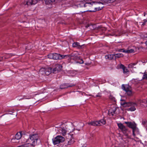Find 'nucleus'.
<instances>
[{"label": "nucleus", "mask_w": 147, "mask_h": 147, "mask_svg": "<svg viewBox=\"0 0 147 147\" xmlns=\"http://www.w3.org/2000/svg\"><path fill=\"white\" fill-rule=\"evenodd\" d=\"M123 72L124 74L126 73L127 72H129V71L128 70L127 68H126V67H125L124 69H123Z\"/></svg>", "instance_id": "obj_28"}, {"label": "nucleus", "mask_w": 147, "mask_h": 147, "mask_svg": "<svg viewBox=\"0 0 147 147\" xmlns=\"http://www.w3.org/2000/svg\"><path fill=\"white\" fill-rule=\"evenodd\" d=\"M98 122L99 123L100 126L102 125L101 124L104 125L106 123L105 120L103 119H102L100 121H98Z\"/></svg>", "instance_id": "obj_25"}, {"label": "nucleus", "mask_w": 147, "mask_h": 147, "mask_svg": "<svg viewBox=\"0 0 147 147\" xmlns=\"http://www.w3.org/2000/svg\"><path fill=\"white\" fill-rule=\"evenodd\" d=\"M48 58L53 59V54H50L48 55Z\"/></svg>", "instance_id": "obj_29"}, {"label": "nucleus", "mask_w": 147, "mask_h": 147, "mask_svg": "<svg viewBox=\"0 0 147 147\" xmlns=\"http://www.w3.org/2000/svg\"><path fill=\"white\" fill-rule=\"evenodd\" d=\"M146 102L147 103V101H146Z\"/></svg>", "instance_id": "obj_44"}, {"label": "nucleus", "mask_w": 147, "mask_h": 147, "mask_svg": "<svg viewBox=\"0 0 147 147\" xmlns=\"http://www.w3.org/2000/svg\"><path fill=\"white\" fill-rule=\"evenodd\" d=\"M26 142L27 144L22 145V147H29L31 146L34 147L40 144V141L37 134H31L29 138L26 139Z\"/></svg>", "instance_id": "obj_1"}, {"label": "nucleus", "mask_w": 147, "mask_h": 147, "mask_svg": "<svg viewBox=\"0 0 147 147\" xmlns=\"http://www.w3.org/2000/svg\"><path fill=\"white\" fill-rule=\"evenodd\" d=\"M122 52L127 53H133L134 52V50L133 49H131L129 50H124Z\"/></svg>", "instance_id": "obj_21"}, {"label": "nucleus", "mask_w": 147, "mask_h": 147, "mask_svg": "<svg viewBox=\"0 0 147 147\" xmlns=\"http://www.w3.org/2000/svg\"><path fill=\"white\" fill-rule=\"evenodd\" d=\"M65 55H61L57 53L53 54V59L55 60L61 59L65 58Z\"/></svg>", "instance_id": "obj_11"}, {"label": "nucleus", "mask_w": 147, "mask_h": 147, "mask_svg": "<svg viewBox=\"0 0 147 147\" xmlns=\"http://www.w3.org/2000/svg\"><path fill=\"white\" fill-rule=\"evenodd\" d=\"M12 56V55L11 54H8L5 55L3 57H4V59H6Z\"/></svg>", "instance_id": "obj_26"}, {"label": "nucleus", "mask_w": 147, "mask_h": 147, "mask_svg": "<svg viewBox=\"0 0 147 147\" xmlns=\"http://www.w3.org/2000/svg\"><path fill=\"white\" fill-rule=\"evenodd\" d=\"M144 16H145V14H145V12H144Z\"/></svg>", "instance_id": "obj_39"}, {"label": "nucleus", "mask_w": 147, "mask_h": 147, "mask_svg": "<svg viewBox=\"0 0 147 147\" xmlns=\"http://www.w3.org/2000/svg\"><path fill=\"white\" fill-rule=\"evenodd\" d=\"M114 54H108L105 56V58L106 59L109 60H111L114 59Z\"/></svg>", "instance_id": "obj_16"}, {"label": "nucleus", "mask_w": 147, "mask_h": 147, "mask_svg": "<svg viewBox=\"0 0 147 147\" xmlns=\"http://www.w3.org/2000/svg\"><path fill=\"white\" fill-rule=\"evenodd\" d=\"M61 133L63 136L65 135L67 131L64 128H61Z\"/></svg>", "instance_id": "obj_24"}, {"label": "nucleus", "mask_w": 147, "mask_h": 147, "mask_svg": "<svg viewBox=\"0 0 147 147\" xmlns=\"http://www.w3.org/2000/svg\"><path fill=\"white\" fill-rule=\"evenodd\" d=\"M62 68V66L61 65L58 64L56 65L55 67L52 70L53 73H58L61 70Z\"/></svg>", "instance_id": "obj_9"}, {"label": "nucleus", "mask_w": 147, "mask_h": 147, "mask_svg": "<svg viewBox=\"0 0 147 147\" xmlns=\"http://www.w3.org/2000/svg\"><path fill=\"white\" fill-rule=\"evenodd\" d=\"M93 3H94V2L90 3H85V8L86 10V11L90 12H94L97 10H99V9L95 7V5L94 4L93 5Z\"/></svg>", "instance_id": "obj_2"}, {"label": "nucleus", "mask_w": 147, "mask_h": 147, "mask_svg": "<svg viewBox=\"0 0 147 147\" xmlns=\"http://www.w3.org/2000/svg\"><path fill=\"white\" fill-rule=\"evenodd\" d=\"M142 79H147V74H144L143 75Z\"/></svg>", "instance_id": "obj_31"}, {"label": "nucleus", "mask_w": 147, "mask_h": 147, "mask_svg": "<svg viewBox=\"0 0 147 147\" xmlns=\"http://www.w3.org/2000/svg\"><path fill=\"white\" fill-rule=\"evenodd\" d=\"M122 89L126 92V94L129 96L133 95V93L131 90V87L128 84H123L121 86Z\"/></svg>", "instance_id": "obj_4"}, {"label": "nucleus", "mask_w": 147, "mask_h": 147, "mask_svg": "<svg viewBox=\"0 0 147 147\" xmlns=\"http://www.w3.org/2000/svg\"><path fill=\"white\" fill-rule=\"evenodd\" d=\"M87 124L89 125H90L94 126H100V125L98 121H94L91 122H88Z\"/></svg>", "instance_id": "obj_15"}, {"label": "nucleus", "mask_w": 147, "mask_h": 147, "mask_svg": "<svg viewBox=\"0 0 147 147\" xmlns=\"http://www.w3.org/2000/svg\"><path fill=\"white\" fill-rule=\"evenodd\" d=\"M83 45H80L79 43L78 42H74L72 45L73 47H77L79 49H82Z\"/></svg>", "instance_id": "obj_17"}, {"label": "nucleus", "mask_w": 147, "mask_h": 147, "mask_svg": "<svg viewBox=\"0 0 147 147\" xmlns=\"http://www.w3.org/2000/svg\"><path fill=\"white\" fill-rule=\"evenodd\" d=\"M117 108L114 106L111 107L109 111V114H111L112 116H113L114 114H117L116 111Z\"/></svg>", "instance_id": "obj_12"}, {"label": "nucleus", "mask_w": 147, "mask_h": 147, "mask_svg": "<svg viewBox=\"0 0 147 147\" xmlns=\"http://www.w3.org/2000/svg\"><path fill=\"white\" fill-rule=\"evenodd\" d=\"M114 59H116L117 58H119L122 57L123 56V54L122 53H118L114 54Z\"/></svg>", "instance_id": "obj_20"}, {"label": "nucleus", "mask_w": 147, "mask_h": 147, "mask_svg": "<svg viewBox=\"0 0 147 147\" xmlns=\"http://www.w3.org/2000/svg\"><path fill=\"white\" fill-rule=\"evenodd\" d=\"M81 60V61L79 63H84V61L82 59H80Z\"/></svg>", "instance_id": "obj_37"}, {"label": "nucleus", "mask_w": 147, "mask_h": 147, "mask_svg": "<svg viewBox=\"0 0 147 147\" xmlns=\"http://www.w3.org/2000/svg\"><path fill=\"white\" fill-rule=\"evenodd\" d=\"M117 125L125 136L126 137L128 136L129 131L121 123H118Z\"/></svg>", "instance_id": "obj_6"}, {"label": "nucleus", "mask_w": 147, "mask_h": 147, "mask_svg": "<svg viewBox=\"0 0 147 147\" xmlns=\"http://www.w3.org/2000/svg\"><path fill=\"white\" fill-rule=\"evenodd\" d=\"M52 68L51 67L42 68L40 69L39 73L41 75L45 74L47 76L51 73L52 71Z\"/></svg>", "instance_id": "obj_5"}, {"label": "nucleus", "mask_w": 147, "mask_h": 147, "mask_svg": "<svg viewBox=\"0 0 147 147\" xmlns=\"http://www.w3.org/2000/svg\"><path fill=\"white\" fill-rule=\"evenodd\" d=\"M40 0H29L28 1H26L25 4L28 5H34L38 1H39Z\"/></svg>", "instance_id": "obj_14"}, {"label": "nucleus", "mask_w": 147, "mask_h": 147, "mask_svg": "<svg viewBox=\"0 0 147 147\" xmlns=\"http://www.w3.org/2000/svg\"><path fill=\"white\" fill-rule=\"evenodd\" d=\"M142 37L143 38L145 39L147 38V33L145 34L144 35H142Z\"/></svg>", "instance_id": "obj_30"}, {"label": "nucleus", "mask_w": 147, "mask_h": 147, "mask_svg": "<svg viewBox=\"0 0 147 147\" xmlns=\"http://www.w3.org/2000/svg\"><path fill=\"white\" fill-rule=\"evenodd\" d=\"M121 105L124 107H131L130 108L127 109V110L130 111H134L136 110V108L135 107L136 106H137V104L136 103H134L132 102H121Z\"/></svg>", "instance_id": "obj_3"}, {"label": "nucleus", "mask_w": 147, "mask_h": 147, "mask_svg": "<svg viewBox=\"0 0 147 147\" xmlns=\"http://www.w3.org/2000/svg\"><path fill=\"white\" fill-rule=\"evenodd\" d=\"M120 68L121 69H124V68L125 67L124 65L121 64L119 65Z\"/></svg>", "instance_id": "obj_32"}, {"label": "nucleus", "mask_w": 147, "mask_h": 147, "mask_svg": "<svg viewBox=\"0 0 147 147\" xmlns=\"http://www.w3.org/2000/svg\"><path fill=\"white\" fill-rule=\"evenodd\" d=\"M74 142L75 141L74 139H70L68 141L67 145H70L73 144Z\"/></svg>", "instance_id": "obj_23"}, {"label": "nucleus", "mask_w": 147, "mask_h": 147, "mask_svg": "<svg viewBox=\"0 0 147 147\" xmlns=\"http://www.w3.org/2000/svg\"><path fill=\"white\" fill-rule=\"evenodd\" d=\"M22 146H21V147H22Z\"/></svg>", "instance_id": "obj_43"}, {"label": "nucleus", "mask_w": 147, "mask_h": 147, "mask_svg": "<svg viewBox=\"0 0 147 147\" xmlns=\"http://www.w3.org/2000/svg\"><path fill=\"white\" fill-rule=\"evenodd\" d=\"M52 140L54 144L56 145L64 142L65 140V138L62 136H58L53 138Z\"/></svg>", "instance_id": "obj_7"}, {"label": "nucleus", "mask_w": 147, "mask_h": 147, "mask_svg": "<svg viewBox=\"0 0 147 147\" xmlns=\"http://www.w3.org/2000/svg\"><path fill=\"white\" fill-rule=\"evenodd\" d=\"M136 129H132L133 135L134 136H135V134L134 133V132Z\"/></svg>", "instance_id": "obj_33"}, {"label": "nucleus", "mask_w": 147, "mask_h": 147, "mask_svg": "<svg viewBox=\"0 0 147 147\" xmlns=\"http://www.w3.org/2000/svg\"><path fill=\"white\" fill-rule=\"evenodd\" d=\"M64 57H65V58H68L70 59L73 60H76L78 59H79V57L74 53H72L69 55H65Z\"/></svg>", "instance_id": "obj_10"}, {"label": "nucleus", "mask_w": 147, "mask_h": 147, "mask_svg": "<svg viewBox=\"0 0 147 147\" xmlns=\"http://www.w3.org/2000/svg\"><path fill=\"white\" fill-rule=\"evenodd\" d=\"M101 94L100 93H98V94L96 95V97H98L101 96Z\"/></svg>", "instance_id": "obj_35"}, {"label": "nucleus", "mask_w": 147, "mask_h": 147, "mask_svg": "<svg viewBox=\"0 0 147 147\" xmlns=\"http://www.w3.org/2000/svg\"><path fill=\"white\" fill-rule=\"evenodd\" d=\"M26 99H30V98H26Z\"/></svg>", "instance_id": "obj_41"}, {"label": "nucleus", "mask_w": 147, "mask_h": 147, "mask_svg": "<svg viewBox=\"0 0 147 147\" xmlns=\"http://www.w3.org/2000/svg\"><path fill=\"white\" fill-rule=\"evenodd\" d=\"M124 50H125L124 49H119L118 50V51L119 52H121L122 51H123Z\"/></svg>", "instance_id": "obj_38"}, {"label": "nucleus", "mask_w": 147, "mask_h": 147, "mask_svg": "<svg viewBox=\"0 0 147 147\" xmlns=\"http://www.w3.org/2000/svg\"><path fill=\"white\" fill-rule=\"evenodd\" d=\"M13 55V54H12V55Z\"/></svg>", "instance_id": "obj_42"}, {"label": "nucleus", "mask_w": 147, "mask_h": 147, "mask_svg": "<svg viewBox=\"0 0 147 147\" xmlns=\"http://www.w3.org/2000/svg\"><path fill=\"white\" fill-rule=\"evenodd\" d=\"M125 123L126 124L127 126L129 128L133 129H136V124L134 122H125Z\"/></svg>", "instance_id": "obj_13"}, {"label": "nucleus", "mask_w": 147, "mask_h": 147, "mask_svg": "<svg viewBox=\"0 0 147 147\" xmlns=\"http://www.w3.org/2000/svg\"><path fill=\"white\" fill-rule=\"evenodd\" d=\"M85 3L83 1H81L80 2V3L78 5V7H85Z\"/></svg>", "instance_id": "obj_22"}, {"label": "nucleus", "mask_w": 147, "mask_h": 147, "mask_svg": "<svg viewBox=\"0 0 147 147\" xmlns=\"http://www.w3.org/2000/svg\"><path fill=\"white\" fill-rule=\"evenodd\" d=\"M136 63H131L128 65V67L129 68H132L134 67V66L136 65Z\"/></svg>", "instance_id": "obj_27"}, {"label": "nucleus", "mask_w": 147, "mask_h": 147, "mask_svg": "<svg viewBox=\"0 0 147 147\" xmlns=\"http://www.w3.org/2000/svg\"><path fill=\"white\" fill-rule=\"evenodd\" d=\"M22 136V133L21 132H18L15 135V138L18 140L20 139Z\"/></svg>", "instance_id": "obj_19"}, {"label": "nucleus", "mask_w": 147, "mask_h": 147, "mask_svg": "<svg viewBox=\"0 0 147 147\" xmlns=\"http://www.w3.org/2000/svg\"><path fill=\"white\" fill-rule=\"evenodd\" d=\"M144 22L142 24V25H145V23L147 22V20H146V19H145V20H144Z\"/></svg>", "instance_id": "obj_34"}, {"label": "nucleus", "mask_w": 147, "mask_h": 147, "mask_svg": "<svg viewBox=\"0 0 147 147\" xmlns=\"http://www.w3.org/2000/svg\"><path fill=\"white\" fill-rule=\"evenodd\" d=\"M3 57H0V61H3L4 60Z\"/></svg>", "instance_id": "obj_36"}, {"label": "nucleus", "mask_w": 147, "mask_h": 147, "mask_svg": "<svg viewBox=\"0 0 147 147\" xmlns=\"http://www.w3.org/2000/svg\"><path fill=\"white\" fill-rule=\"evenodd\" d=\"M27 48H26V49H29L28 48V47H27Z\"/></svg>", "instance_id": "obj_40"}, {"label": "nucleus", "mask_w": 147, "mask_h": 147, "mask_svg": "<svg viewBox=\"0 0 147 147\" xmlns=\"http://www.w3.org/2000/svg\"><path fill=\"white\" fill-rule=\"evenodd\" d=\"M46 5H52L55 1V0H44Z\"/></svg>", "instance_id": "obj_18"}, {"label": "nucleus", "mask_w": 147, "mask_h": 147, "mask_svg": "<svg viewBox=\"0 0 147 147\" xmlns=\"http://www.w3.org/2000/svg\"><path fill=\"white\" fill-rule=\"evenodd\" d=\"M76 85L75 84L73 83L69 84L67 83H64L61 84L60 86V88L61 89H65L68 87H71L75 86Z\"/></svg>", "instance_id": "obj_8"}]
</instances>
